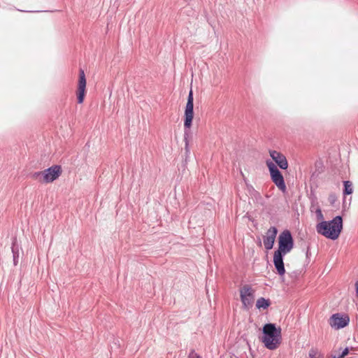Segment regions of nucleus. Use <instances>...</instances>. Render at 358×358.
<instances>
[{"label":"nucleus","instance_id":"f257e3e1","mask_svg":"<svg viewBox=\"0 0 358 358\" xmlns=\"http://www.w3.org/2000/svg\"><path fill=\"white\" fill-rule=\"evenodd\" d=\"M278 249L273 255V264L277 273L283 276L285 273L283 258L291 252L294 245L292 233L288 229L282 231L278 238Z\"/></svg>","mask_w":358,"mask_h":358},{"label":"nucleus","instance_id":"f03ea898","mask_svg":"<svg viewBox=\"0 0 358 358\" xmlns=\"http://www.w3.org/2000/svg\"><path fill=\"white\" fill-rule=\"evenodd\" d=\"M343 229V217L337 215L330 221H322L316 226L317 232L324 237L336 240Z\"/></svg>","mask_w":358,"mask_h":358},{"label":"nucleus","instance_id":"7ed1b4c3","mask_svg":"<svg viewBox=\"0 0 358 358\" xmlns=\"http://www.w3.org/2000/svg\"><path fill=\"white\" fill-rule=\"evenodd\" d=\"M263 336L262 342L268 350L276 349L281 341V329L277 328L275 324L268 323L264 324L262 329Z\"/></svg>","mask_w":358,"mask_h":358},{"label":"nucleus","instance_id":"20e7f679","mask_svg":"<svg viewBox=\"0 0 358 358\" xmlns=\"http://www.w3.org/2000/svg\"><path fill=\"white\" fill-rule=\"evenodd\" d=\"M266 164L268 169L272 182L282 192H285L287 187L282 173L279 171L277 166L271 160H267Z\"/></svg>","mask_w":358,"mask_h":358},{"label":"nucleus","instance_id":"39448f33","mask_svg":"<svg viewBox=\"0 0 358 358\" xmlns=\"http://www.w3.org/2000/svg\"><path fill=\"white\" fill-rule=\"evenodd\" d=\"M194 118V96L190 90L184 113V127L191 128Z\"/></svg>","mask_w":358,"mask_h":358},{"label":"nucleus","instance_id":"423d86ee","mask_svg":"<svg viewBox=\"0 0 358 358\" xmlns=\"http://www.w3.org/2000/svg\"><path fill=\"white\" fill-rule=\"evenodd\" d=\"M330 325L336 329H340L349 324L350 317L347 314L335 313L330 317Z\"/></svg>","mask_w":358,"mask_h":358},{"label":"nucleus","instance_id":"0eeeda50","mask_svg":"<svg viewBox=\"0 0 358 358\" xmlns=\"http://www.w3.org/2000/svg\"><path fill=\"white\" fill-rule=\"evenodd\" d=\"M86 94V78L85 72L82 69L79 70V80L78 90L76 92L77 101L78 103H83Z\"/></svg>","mask_w":358,"mask_h":358},{"label":"nucleus","instance_id":"6e6552de","mask_svg":"<svg viewBox=\"0 0 358 358\" xmlns=\"http://www.w3.org/2000/svg\"><path fill=\"white\" fill-rule=\"evenodd\" d=\"M43 182H52L62 174V167L59 165L52 166L44 171Z\"/></svg>","mask_w":358,"mask_h":358},{"label":"nucleus","instance_id":"1a4fd4ad","mask_svg":"<svg viewBox=\"0 0 358 358\" xmlns=\"http://www.w3.org/2000/svg\"><path fill=\"white\" fill-rule=\"evenodd\" d=\"M277 234L278 229L275 227H271L267 230L266 236L263 237L264 248L266 250H270L273 248Z\"/></svg>","mask_w":358,"mask_h":358},{"label":"nucleus","instance_id":"9d476101","mask_svg":"<svg viewBox=\"0 0 358 358\" xmlns=\"http://www.w3.org/2000/svg\"><path fill=\"white\" fill-rule=\"evenodd\" d=\"M269 154L272 159L281 169L288 168V162L285 156L276 150H270Z\"/></svg>","mask_w":358,"mask_h":358},{"label":"nucleus","instance_id":"9b49d317","mask_svg":"<svg viewBox=\"0 0 358 358\" xmlns=\"http://www.w3.org/2000/svg\"><path fill=\"white\" fill-rule=\"evenodd\" d=\"M11 251L13 253V264L16 266L18 263L20 255V246L17 244V240L16 237H13L12 238Z\"/></svg>","mask_w":358,"mask_h":358},{"label":"nucleus","instance_id":"f8f14e48","mask_svg":"<svg viewBox=\"0 0 358 358\" xmlns=\"http://www.w3.org/2000/svg\"><path fill=\"white\" fill-rule=\"evenodd\" d=\"M185 128L184 131V141H185V160L189 157L190 154V149L189 146V137H190V128Z\"/></svg>","mask_w":358,"mask_h":358},{"label":"nucleus","instance_id":"ddd939ff","mask_svg":"<svg viewBox=\"0 0 358 358\" xmlns=\"http://www.w3.org/2000/svg\"><path fill=\"white\" fill-rule=\"evenodd\" d=\"M244 294L245 296L251 298L255 297V290L249 285H245L240 289V295Z\"/></svg>","mask_w":358,"mask_h":358},{"label":"nucleus","instance_id":"4468645a","mask_svg":"<svg viewBox=\"0 0 358 358\" xmlns=\"http://www.w3.org/2000/svg\"><path fill=\"white\" fill-rule=\"evenodd\" d=\"M271 306V301L268 299L260 297L257 299L256 303V308L258 309L263 308L264 310L267 309Z\"/></svg>","mask_w":358,"mask_h":358},{"label":"nucleus","instance_id":"2eb2a0df","mask_svg":"<svg viewBox=\"0 0 358 358\" xmlns=\"http://www.w3.org/2000/svg\"><path fill=\"white\" fill-rule=\"evenodd\" d=\"M241 300L243 303V307L245 309H249L252 306L254 302V298L245 296L244 294H241Z\"/></svg>","mask_w":358,"mask_h":358},{"label":"nucleus","instance_id":"dca6fc26","mask_svg":"<svg viewBox=\"0 0 358 358\" xmlns=\"http://www.w3.org/2000/svg\"><path fill=\"white\" fill-rule=\"evenodd\" d=\"M353 192V187L352 182L345 180L343 182V191L344 196L351 194Z\"/></svg>","mask_w":358,"mask_h":358},{"label":"nucleus","instance_id":"f3484780","mask_svg":"<svg viewBox=\"0 0 358 358\" xmlns=\"http://www.w3.org/2000/svg\"><path fill=\"white\" fill-rule=\"evenodd\" d=\"M43 175L44 171H37L32 173L31 174V178L35 180H37L39 182L44 183L43 182Z\"/></svg>","mask_w":358,"mask_h":358},{"label":"nucleus","instance_id":"a211bd4d","mask_svg":"<svg viewBox=\"0 0 358 358\" xmlns=\"http://www.w3.org/2000/svg\"><path fill=\"white\" fill-rule=\"evenodd\" d=\"M328 201L333 207L338 206L339 203L338 202L337 196L334 193H331L329 195Z\"/></svg>","mask_w":358,"mask_h":358},{"label":"nucleus","instance_id":"6ab92c4d","mask_svg":"<svg viewBox=\"0 0 358 358\" xmlns=\"http://www.w3.org/2000/svg\"><path fill=\"white\" fill-rule=\"evenodd\" d=\"M188 357L189 358H201V357L198 353H196L194 349H192L190 350Z\"/></svg>","mask_w":358,"mask_h":358},{"label":"nucleus","instance_id":"aec40b11","mask_svg":"<svg viewBox=\"0 0 358 358\" xmlns=\"http://www.w3.org/2000/svg\"><path fill=\"white\" fill-rule=\"evenodd\" d=\"M315 213H316L317 218L318 220H323V218H324L323 214H322V210H321L320 207H317V208L316 209Z\"/></svg>","mask_w":358,"mask_h":358},{"label":"nucleus","instance_id":"412c9836","mask_svg":"<svg viewBox=\"0 0 358 358\" xmlns=\"http://www.w3.org/2000/svg\"><path fill=\"white\" fill-rule=\"evenodd\" d=\"M349 353V348H345L341 352V354L339 355L341 358L345 357L346 355H348Z\"/></svg>","mask_w":358,"mask_h":358},{"label":"nucleus","instance_id":"4be33fe9","mask_svg":"<svg viewBox=\"0 0 358 358\" xmlns=\"http://www.w3.org/2000/svg\"><path fill=\"white\" fill-rule=\"evenodd\" d=\"M317 352L314 350H310L309 352V357L310 358H316Z\"/></svg>","mask_w":358,"mask_h":358},{"label":"nucleus","instance_id":"5701e85b","mask_svg":"<svg viewBox=\"0 0 358 358\" xmlns=\"http://www.w3.org/2000/svg\"><path fill=\"white\" fill-rule=\"evenodd\" d=\"M310 255V246H307V248H306V258L307 259H309V256Z\"/></svg>","mask_w":358,"mask_h":358},{"label":"nucleus","instance_id":"b1692460","mask_svg":"<svg viewBox=\"0 0 358 358\" xmlns=\"http://www.w3.org/2000/svg\"><path fill=\"white\" fill-rule=\"evenodd\" d=\"M355 287H356L357 296L358 297V280L355 283Z\"/></svg>","mask_w":358,"mask_h":358},{"label":"nucleus","instance_id":"393cba45","mask_svg":"<svg viewBox=\"0 0 358 358\" xmlns=\"http://www.w3.org/2000/svg\"><path fill=\"white\" fill-rule=\"evenodd\" d=\"M331 358H341L339 355L336 356V355H331Z\"/></svg>","mask_w":358,"mask_h":358},{"label":"nucleus","instance_id":"a878e982","mask_svg":"<svg viewBox=\"0 0 358 358\" xmlns=\"http://www.w3.org/2000/svg\"><path fill=\"white\" fill-rule=\"evenodd\" d=\"M316 358H319V357H316Z\"/></svg>","mask_w":358,"mask_h":358},{"label":"nucleus","instance_id":"bb28decb","mask_svg":"<svg viewBox=\"0 0 358 358\" xmlns=\"http://www.w3.org/2000/svg\"><path fill=\"white\" fill-rule=\"evenodd\" d=\"M201 358H202V357H201Z\"/></svg>","mask_w":358,"mask_h":358}]
</instances>
